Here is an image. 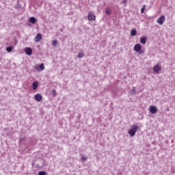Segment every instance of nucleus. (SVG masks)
Segmentation results:
<instances>
[{"instance_id": "obj_2", "label": "nucleus", "mask_w": 175, "mask_h": 175, "mask_svg": "<svg viewBox=\"0 0 175 175\" xmlns=\"http://www.w3.org/2000/svg\"><path fill=\"white\" fill-rule=\"evenodd\" d=\"M134 51L139 53V54H143L144 51H142V45L140 44H136L134 46Z\"/></svg>"}, {"instance_id": "obj_19", "label": "nucleus", "mask_w": 175, "mask_h": 175, "mask_svg": "<svg viewBox=\"0 0 175 175\" xmlns=\"http://www.w3.org/2000/svg\"><path fill=\"white\" fill-rule=\"evenodd\" d=\"M57 44H58V42L57 40H53V43H52V45L55 47V46H57Z\"/></svg>"}, {"instance_id": "obj_5", "label": "nucleus", "mask_w": 175, "mask_h": 175, "mask_svg": "<svg viewBox=\"0 0 175 175\" xmlns=\"http://www.w3.org/2000/svg\"><path fill=\"white\" fill-rule=\"evenodd\" d=\"M149 111L150 113H152V114H157V113L158 112V109L157 108V107L151 105L149 107Z\"/></svg>"}, {"instance_id": "obj_18", "label": "nucleus", "mask_w": 175, "mask_h": 175, "mask_svg": "<svg viewBox=\"0 0 175 175\" xmlns=\"http://www.w3.org/2000/svg\"><path fill=\"white\" fill-rule=\"evenodd\" d=\"M47 172H44V171H40L38 172V175H46Z\"/></svg>"}, {"instance_id": "obj_22", "label": "nucleus", "mask_w": 175, "mask_h": 175, "mask_svg": "<svg viewBox=\"0 0 175 175\" xmlns=\"http://www.w3.org/2000/svg\"><path fill=\"white\" fill-rule=\"evenodd\" d=\"M81 161H87V157H82L81 158Z\"/></svg>"}, {"instance_id": "obj_16", "label": "nucleus", "mask_w": 175, "mask_h": 175, "mask_svg": "<svg viewBox=\"0 0 175 175\" xmlns=\"http://www.w3.org/2000/svg\"><path fill=\"white\" fill-rule=\"evenodd\" d=\"M13 50V46H8L6 48V51H8V53H10V51H12Z\"/></svg>"}, {"instance_id": "obj_9", "label": "nucleus", "mask_w": 175, "mask_h": 175, "mask_svg": "<svg viewBox=\"0 0 175 175\" xmlns=\"http://www.w3.org/2000/svg\"><path fill=\"white\" fill-rule=\"evenodd\" d=\"M40 40H42V34L37 33L36 37L34 38V41L38 43V42H40Z\"/></svg>"}, {"instance_id": "obj_6", "label": "nucleus", "mask_w": 175, "mask_h": 175, "mask_svg": "<svg viewBox=\"0 0 175 175\" xmlns=\"http://www.w3.org/2000/svg\"><path fill=\"white\" fill-rule=\"evenodd\" d=\"M161 70H162V66H161L159 64H157L153 68V71L155 72L156 73H159V72H161Z\"/></svg>"}, {"instance_id": "obj_12", "label": "nucleus", "mask_w": 175, "mask_h": 175, "mask_svg": "<svg viewBox=\"0 0 175 175\" xmlns=\"http://www.w3.org/2000/svg\"><path fill=\"white\" fill-rule=\"evenodd\" d=\"M29 23H31V24H36V18L31 16L29 18Z\"/></svg>"}, {"instance_id": "obj_23", "label": "nucleus", "mask_w": 175, "mask_h": 175, "mask_svg": "<svg viewBox=\"0 0 175 175\" xmlns=\"http://www.w3.org/2000/svg\"><path fill=\"white\" fill-rule=\"evenodd\" d=\"M52 92H53V94H54V95H55V90H53Z\"/></svg>"}, {"instance_id": "obj_21", "label": "nucleus", "mask_w": 175, "mask_h": 175, "mask_svg": "<svg viewBox=\"0 0 175 175\" xmlns=\"http://www.w3.org/2000/svg\"><path fill=\"white\" fill-rule=\"evenodd\" d=\"M131 94H136V90L135 89L131 90Z\"/></svg>"}, {"instance_id": "obj_10", "label": "nucleus", "mask_w": 175, "mask_h": 175, "mask_svg": "<svg viewBox=\"0 0 175 175\" xmlns=\"http://www.w3.org/2000/svg\"><path fill=\"white\" fill-rule=\"evenodd\" d=\"M25 53H26L27 55H32V49L29 47H26L25 49Z\"/></svg>"}, {"instance_id": "obj_4", "label": "nucleus", "mask_w": 175, "mask_h": 175, "mask_svg": "<svg viewBox=\"0 0 175 175\" xmlns=\"http://www.w3.org/2000/svg\"><path fill=\"white\" fill-rule=\"evenodd\" d=\"M88 20H89V21H95V20H96V16L90 12L88 14Z\"/></svg>"}, {"instance_id": "obj_1", "label": "nucleus", "mask_w": 175, "mask_h": 175, "mask_svg": "<svg viewBox=\"0 0 175 175\" xmlns=\"http://www.w3.org/2000/svg\"><path fill=\"white\" fill-rule=\"evenodd\" d=\"M138 129H139V127L137 125L131 126V129L129 131V135H130L131 137H133V136L136 135V132H137Z\"/></svg>"}, {"instance_id": "obj_3", "label": "nucleus", "mask_w": 175, "mask_h": 175, "mask_svg": "<svg viewBox=\"0 0 175 175\" xmlns=\"http://www.w3.org/2000/svg\"><path fill=\"white\" fill-rule=\"evenodd\" d=\"M34 69H36V70H38V72H42V70H44V64L42 63L41 64L35 65Z\"/></svg>"}, {"instance_id": "obj_20", "label": "nucleus", "mask_w": 175, "mask_h": 175, "mask_svg": "<svg viewBox=\"0 0 175 175\" xmlns=\"http://www.w3.org/2000/svg\"><path fill=\"white\" fill-rule=\"evenodd\" d=\"M144 10H146V5L142 6V8L141 9V13H144Z\"/></svg>"}, {"instance_id": "obj_7", "label": "nucleus", "mask_w": 175, "mask_h": 175, "mask_svg": "<svg viewBox=\"0 0 175 175\" xmlns=\"http://www.w3.org/2000/svg\"><path fill=\"white\" fill-rule=\"evenodd\" d=\"M157 23L159 24V25H163V23H165V16L164 15H161L160 18H159L157 21Z\"/></svg>"}, {"instance_id": "obj_17", "label": "nucleus", "mask_w": 175, "mask_h": 175, "mask_svg": "<svg viewBox=\"0 0 175 175\" xmlns=\"http://www.w3.org/2000/svg\"><path fill=\"white\" fill-rule=\"evenodd\" d=\"M83 57H84V53L79 52V54H78V57L79 58H83Z\"/></svg>"}, {"instance_id": "obj_14", "label": "nucleus", "mask_w": 175, "mask_h": 175, "mask_svg": "<svg viewBox=\"0 0 175 175\" xmlns=\"http://www.w3.org/2000/svg\"><path fill=\"white\" fill-rule=\"evenodd\" d=\"M105 14L110 16L111 14V10L109 8H105Z\"/></svg>"}, {"instance_id": "obj_11", "label": "nucleus", "mask_w": 175, "mask_h": 175, "mask_svg": "<svg viewBox=\"0 0 175 175\" xmlns=\"http://www.w3.org/2000/svg\"><path fill=\"white\" fill-rule=\"evenodd\" d=\"M39 83L38 81H34L33 83H32V88L33 90H38V85Z\"/></svg>"}, {"instance_id": "obj_13", "label": "nucleus", "mask_w": 175, "mask_h": 175, "mask_svg": "<svg viewBox=\"0 0 175 175\" xmlns=\"http://www.w3.org/2000/svg\"><path fill=\"white\" fill-rule=\"evenodd\" d=\"M146 42H147V37H142L140 39V43H142V44H146Z\"/></svg>"}, {"instance_id": "obj_8", "label": "nucleus", "mask_w": 175, "mask_h": 175, "mask_svg": "<svg viewBox=\"0 0 175 175\" xmlns=\"http://www.w3.org/2000/svg\"><path fill=\"white\" fill-rule=\"evenodd\" d=\"M34 99H35V100H36V102H42L43 97H42V94H37L35 95Z\"/></svg>"}, {"instance_id": "obj_24", "label": "nucleus", "mask_w": 175, "mask_h": 175, "mask_svg": "<svg viewBox=\"0 0 175 175\" xmlns=\"http://www.w3.org/2000/svg\"><path fill=\"white\" fill-rule=\"evenodd\" d=\"M122 3H126V0H124V1H122Z\"/></svg>"}, {"instance_id": "obj_15", "label": "nucleus", "mask_w": 175, "mask_h": 175, "mask_svg": "<svg viewBox=\"0 0 175 175\" xmlns=\"http://www.w3.org/2000/svg\"><path fill=\"white\" fill-rule=\"evenodd\" d=\"M137 33V31L136 29H132L131 32V36H136V34Z\"/></svg>"}]
</instances>
